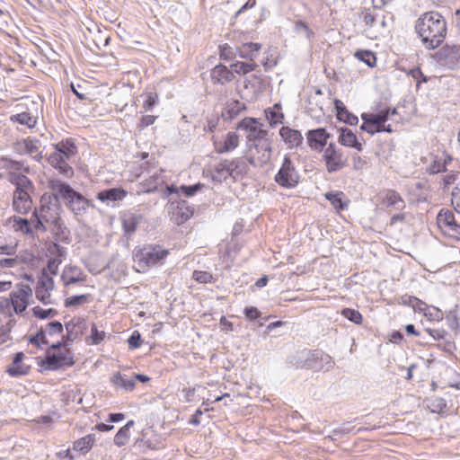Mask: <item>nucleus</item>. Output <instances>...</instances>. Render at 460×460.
Instances as JSON below:
<instances>
[{"mask_svg": "<svg viewBox=\"0 0 460 460\" xmlns=\"http://www.w3.org/2000/svg\"><path fill=\"white\" fill-rule=\"evenodd\" d=\"M213 146L217 154L232 152L239 146V136L235 132H228L224 138L212 137Z\"/></svg>", "mask_w": 460, "mask_h": 460, "instance_id": "15", "label": "nucleus"}, {"mask_svg": "<svg viewBox=\"0 0 460 460\" xmlns=\"http://www.w3.org/2000/svg\"><path fill=\"white\" fill-rule=\"evenodd\" d=\"M6 179L15 187L13 193L34 191L32 181L25 174H14L13 172L12 174H7Z\"/></svg>", "mask_w": 460, "mask_h": 460, "instance_id": "20", "label": "nucleus"}, {"mask_svg": "<svg viewBox=\"0 0 460 460\" xmlns=\"http://www.w3.org/2000/svg\"><path fill=\"white\" fill-rule=\"evenodd\" d=\"M11 120L13 122H18L21 125H24L29 128H32L36 125V118L32 117L28 112H22L19 114L13 115L11 117Z\"/></svg>", "mask_w": 460, "mask_h": 460, "instance_id": "40", "label": "nucleus"}, {"mask_svg": "<svg viewBox=\"0 0 460 460\" xmlns=\"http://www.w3.org/2000/svg\"><path fill=\"white\" fill-rule=\"evenodd\" d=\"M201 188V184H194L191 186H184L182 185L180 190L186 197L193 196L199 189Z\"/></svg>", "mask_w": 460, "mask_h": 460, "instance_id": "62", "label": "nucleus"}, {"mask_svg": "<svg viewBox=\"0 0 460 460\" xmlns=\"http://www.w3.org/2000/svg\"><path fill=\"white\" fill-rule=\"evenodd\" d=\"M415 29L423 45L429 49L438 48L447 33L446 21L436 12L423 13L416 21Z\"/></svg>", "mask_w": 460, "mask_h": 460, "instance_id": "1", "label": "nucleus"}, {"mask_svg": "<svg viewBox=\"0 0 460 460\" xmlns=\"http://www.w3.org/2000/svg\"><path fill=\"white\" fill-rule=\"evenodd\" d=\"M298 173L290 158L285 156L282 165L275 176V181L282 187L293 188L298 182Z\"/></svg>", "mask_w": 460, "mask_h": 460, "instance_id": "11", "label": "nucleus"}, {"mask_svg": "<svg viewBox=\"0 0 460 460\" xmlns=\"http://www.w3.org/2000/svg\"><path fill=\"white\" fill-rule=\"evenodd\" d=\"M237 166L235 160H224L212 168V180L217 182L226 181L233 174L234 170L236 169Z\"/></svg>", "mask_w": 460, "mask_h": 460, "instance_id": "16", "label": "nucleus"}, {"mask_svg": "<svg viewBox=\"0 0 460 460\" xmlns=\"http://www.w3.org/2000/svg\"><path fill=\"white\" fill-rule=\"evenodd\" d=\"M158 102V95L155 93H148L146 94V100L143 103L145 111H151Z\"/></svg>", "mask_w": 460, "mask_h": 460, "instance_id": "52", "label": "nucleus"}, {"mask_svg": "<svg viewBox=\"0 0 460 460\" xmlns=\"http://www.w3.org/2000/svg\"><path fill=\"white\" fill-rule=\"evenodd\" d=\"M66 340L73 341L84 334L87 329V323L85 319L75 317L67 322L66 324Z\"/></svg>", "mask_w": 460, "mask_h": 460, "instance_id": "21", "label": "nucleus"}, {"mask_svg": "<svg viewBox=\"0 0 460 460\" xmlns=\"http://www.w3.org/2000/svg\"><path fill=\"white\" fill-rule=\"evenodd\" d=\"M24 358L22 352L15 354L12 365L8 367V373L13 376H18L27 374L28 367L22 364Z\"/></svg>", "mask_w": 460, "mask_h": 460, "instance_id": "32", "label": "nucleus"}, {"mask_svg": "<svg viewBox=\"0 0 460 460\" xmlns=\"http://www.w3.org/2000/svg\"><path fill=\"white\" fill-rule=\"evenodd\" d=\"M437 224L444 234L456 240L460 239V226L456 223L453 212L441 210L437 216Z\"/></svg>", "mask_w": 460, "mask_h": 460, "instance_id": "12", "label": "nucleus"}, {"mask_svg": "<svg viewBox=\"0 0 460 460\" xmlns=\"http://www.w3.org/2000/svg\"><path fill=\"white\" fill-rule=\"evenodd\" d=\"M192 278L199 283H210L213 280V276L207 271L195 270Z\"/></svg>", "mask_w": 460, "mask_h": 460, "instance_id": "54", "label": "nucleus"}, {"mask_svg": "<svg viewBox=\"0 0 460 460\" xmlns=\"http://www.w3.org/2000/svg\"><path fill=\"white\" fill-rule=\"evenodd\" d=\"M111 382L115 386L120 387L126 391H132L136 385V382L133 377L128 378L126 375H123L119 372L115 373L111 376Z\"/></svg>", "mask_w": 460, "mask_h": 460, "instance_id": "31", "label": "nucleus"}, {"mask_svg": "<svg viewBox=\"0 0 460 460\" xmlns=\"http://www.w3.org/2000/svg\"><path fill=\"white\" fill-rule=\"evenodd\" d=\"M66 254V248L56 243H50L47 249V265L41 270L40 276L47 275L53 278V276L57 275L59 265L63 262Z\"/></svg>", "mask_w": 460, "mask_h": 460, "instance_id": "8", "label": "nucleus"}, {"mask_svg": "<svg viewBox=\"0 0 460 460\" xmlns=\"http://www.w3.org/2000/svg\"><path fill=\"white\" fill-rule=\"evenodd\" d=\"M261 49V44L248 42L243 43L240 47H238V56L241 58L248 59L250 61H253L259 55Z\"/></svg>", "mask_w": 460, "mask_h": 460, "instance_id": "26", "label": "nucleus"}, {"mask_svg": "<svg viewBox=\"0 0 460 460\" xmlns=\"http://www.w3.org/2000/svg\"><path fill=\"white\" fill-rule=\"evenodd\" d=\"M279 136L290 148L298 146L303 141L301 132L289 127H282L279 129Z\"/></svg>", "mask_w": 460, "mask_h": 460, "instance_id": "23", "label": "nucleus"}, {"mask_svg": "<svg viewBox=\"0 0 460 460\" xmlns=\"http://www.w3.org/2000/svg\"><path fill=\"white\" fill-rule=\"evenodd\" d=\"M330 135L324 128L309 130L307 133L308 145L312 149L322 150L327 143Z\"/></svg>", "mask_w": 460, "mask_h": 460, "instance_id": "22", "label": "nucleus"}, {"mask_svg": "<svg viewBox=\"0 0 460 460\" xmlns=\"http://www.w3.org/2000/svg\"><path fill=\"white\" fill-rule=\"evenodd\" d=\"M69 160V158L55 151L51 153L48 158L49 164L66 178H71L74 175V169L67 163Z\"/></svg>", "mask_w": 460, "mask_h": 460, "instance_id": "19", "label": "nucleus"}, {"mask_svg": "<svg viewBox=\"0 0 460 460\" xmlns=\"http://www.w3.org/2000/svg\"><path fill=\"white\" fill-rule=\"evenodd\" d=\"M459 181H460V173L455 172H450L444 178V182H445L446 186L454 184L456 182L457 183Z\"/></svg>", "mask_w": 460, "mask_h": 460, "instance_id": "64", "label": "nucleus"}, {"mask_svg": "<svg viewBox=\"0 0 460 460\" xmlns=\"http://www.w3.org/2000/svg\"><path fill=\"white\" fill-rule=\"evenodd\" d=\"M33 192H17L13 193V210L21 215L29 213L33 206L31 194Z\"/></svg>", "mask_w": 460, "mask_h": 460, "instance_id": "18", "label": "nucleus"}, {"mask_svg": "<svg viewBox=\"0 0 460 460\" xmlns=\"http://www.w3.org/2000/svg\"><path fill=\"white\" fill-rule=\"evenodd\" d=\"M49 188L54 199L57 201H63L75 217H78L86 213L90 201L69 184L61 180L53 179L49 181Z\"/></svg>", "mask_w": 460, "mask_h": 460, "instance_id": "2", "label": "nucleus"}, {"mask_svg": "<svg viewBox=\"0 0 460 460\" xmlns=\"http://www.w3.org/2000/svg\"><path fill=\"white\" fill-rule=\"evenodd\" d=\"M167 255V250L153 245L137 248L133 253L138 272H145L148 268L160 263Z\"/></svg>", "mask_w": 460, "mask_h": 460, "instance_id": "4", "label": "nucleus"}, {"mask_svg": "<svg viewBox=\"0 0 460 460\" xmlns=\"http://www.w3.org/2000/svg\"><path fill=\"white\" fill-rule=\"evenodd\" d=\"M333 365L334 361L328 354L314 350L308 351L305 354V363L302 367L314 370L328 371L332 368Z\"/></svg>", "mask_w": 460, "mask_h": 460, "instance_id": "10", "label": "nucleus"}, {"mask_svg": "<svg viewBox=\"0 0 460 460\" xmlns=\"http://www.w3.org/2000/svg\"><path fill=\"white\" fill-rule=\"evenodd\" d=\"M428 407L432 412L440 413L447 408V402L443 398L435 397L428 400Z\"/></svg>", "mask_w": 460, "mask_h": 460, "instance_id": "45", "label": "nucleus"}, {"mask_svg": "<svg viewBox=\"0 0 460 460\" xmlns=\"http://www.w3.org/2000/svg\"><path fill=\"white\" fill-rule=\"evenodd\" d=\"M55 152H58L63 156L71 159L76 153V147L68 140L62 141L55 146Z\"/></svg>", "mask_w": 460, "mask_h": 460, "instance_id": "39", "label": "nucleus"}, {"mask_svg": "<svg viewBox=\"0 0 460 460\" xmlns=\"http://www.w3.org/2000/svg\"><path fill=\"white\" fill-rule=\"evenodd\" d=\"M211 80L214 84H224L231 82L234 78V74L226 66L223 65L216 66L211 70Z\"/></svg>", "mask_w": 460, "mask_h": 460, "instance_id": "24", "label": "nucleus"}, {"mask_svg": "<svg viewBox=\"0 0 460 460\" xmlns=\"http://www.w3.org/2000/svg\"><path fill=\"white\" fill-rule=\"evenodd\" d=\"M74 363L73 357L69 351L56 354L48 350L45 359L41 361L40 366L45 370H58L64 367H71Z\"/></svg>", "mask_w": 460, "mask_h": 460, "instance_id": "13", "label": "nucleus"}, {"mask_svg": "<svg viewBox=\"0 0 460 460\" xmlns=\"http://www.w3.org/2000/svg\"><path fill=\"white\" fill-rule=\"evenodd\" d=\"M273 139L260 143L247 144V160L253 166H263L270 162L272 154Z\"/></svg>", "mask_w": 460, "mask_h": 460, "instance_id": "6", "label": "nucleus"}, {"mask_svg": "<svg viewBox=\"0 0 460 460\" xmlns=\"http://www.w3.org/2000/svg\"><path fill=\"white\" fill-rule=\"evenodd\" d=\"M234 72L239 75H244L256 68V64L253 62H242L237 61L231 66Z\"/></svg>", "mask_w": 460, "mask_h": 460, "instance_id": "43", "label": "nucleus"}, {"mask_svg": "<svg viewBox=\"0 0 460 460\" xmlns=\"http://www.w3.org/2000/svg\"><path fill=\"white\" fill-rule=\"evenodd\" d=\"M32 311H33V314L40 319H47V318L53 317L58 314V312L53 308L43 309L40 306H35L32 309Z\"/></svg>", "mask_w": 460, "mask_h": 460, "instance_id": "49", "label": "nucleus"}, {"mask_svg": "<svg viewBox=\"0 0 460 460\" xmlns=\"http://www.w3.org/2000/svg\"><path fill=\"white\" fill-rule=\"evenodd\" d=\"M30 342L35 344L36 346H40V343L48 344V341L46 340V332L40 330L35 336L30 339Z\"/></svg>", "mask_w": 460, "mask_h": 460, "instance_id": "60", "label": "nucleus"}, {"mask_svg": "<svg viewBox=\"0 0 460 460\" xmlns=\"http://www.w3.org/2000/svg\"><path fill=\"white\" fill-rule=\"evenodd\" d=\"M451 202L456 211L460 213V181L457 182L452 191Z\"/></svg>", "mask_w": 460, "mask_h": 460, "instance_id": "55", "label": "nucleus"}, {"mask_svg": "<svg viewBox=\"0 0 460 460\" xmlns=\"http://www.w3.org/2000/svg\"><path fill=\"white\" fill-rule=\"evenodd\" d=\"M244 109V104L239 101H232L228 102L226 107V112L228 113L229 119H233L239 114V112Z\"/></svg>", "mask_w": 460, "mask_h": 460, "instance_id": "48", "label": "nucleus"}, {"mask_svg": "<svg viewBox=\"0 0 460 460\" xmlns=\"http://www.w3.org/2000/svg\"><path fill=\"white\" fill-rule=\"evenodd\" d=\"M4 166L8 171L7 174H24L23 172H29V167L22 161H13L11 159L4 160Z\"/></svg>", "mask_w": 460, "mask_h": 460, "instance_id": "36", "label": "nucleus"}, {"mask_svg": "<svg viewBox=\"0 0 460 460\" xmlns=\"http://www.w3.org/2000/svg\"><path fill=\"white\" fill-rule=\"evenodd\" d=\"M448 161H451V158L449 156L448 157H445L444 155L431 156L430 163L427 167V171L432 174L441 172L446 170V165Z\"/></svg>", "mask_w": 460, "mask_h": 460, "instance_id": "34", "label": "nucleus"}, {"mask_svg": "<svg viewBox=\"0 0 460 460\" xmlns=\"http://www.w3.org/2000/svg\"><path fill=\"white\" fill-rule=\"evenodd\" d=\"M323 159L329 172H334L342 169L348 161L347 155L334 144H330L324 150Z\"/></svg>", "mask_w": 460, "mask_h": 460, "instance_id": "9", "label": "nucleus"}, {"mask_svg": "<svg viewBox=\"0 0 460 460\" xmlns=\"http://www.w3.org/2000/svg\"><path fill=\"white\" fill-rule=\"evenodd\" d=\"M13 227L15 230L21 231L23 234H28L31 232L29 221L25 218L14 219Z\"/></svg>", "mask_w": 460, "mask_h": 460, "instance_id": "56", "label": "nucleus"}, {"mask_svg": "<svg viewBox=\"0 0 460 460\" xmlns=\"http://www.w3.org/2000/svg\"><path fill=\"white\" fill-rule=\"evenodd\" d=\"M156 119V117L155 116H153V115H145L141 118V120L140 122L138 123L137 125V128L141 130L143 128H145L147 126H150L152 124H154V122L155 121Z\"/></svg>", "mask_w": 460, "mask_h": 460, "instance_id": "63", "label": "nucleus"}, {"mask_svg": "<svg viewBox=\"0 0 460 460\" xmlns=\"http://www.w3.org/2000/svg\"><path fill=\"white\" fill-rule=\"evenodd\" d=\"M127 195V191L120 188H112L100 191L97 194L98 199L102 202L118 201L123 199Z\"/></svg>", "mask_w": 460, "mask_h": 460, "instance_id": "27", "label": "nucleus"}, {"mask_svg": "<svg viewBox=\"0 0 460 460\" xmlns=\"http://www.w3.org/2000/svg\"><path fill=\"white\" fill-rule=\"evenodd\" d=\"M339 140L345 146L354 147L358 151L362 149L361 143L358 141L356 135L350 129L342 128Z\"/></svg>", "mask_w": 460, "mask_h": 460, "instance_id": "30", "label": "nucleus"}, {"mask_svg": "<svg viewBox=\"0 0 460 460\" xmlns=\"http://www.w3.org/2000/svg\"><path fill=\"white\" fill-rule=\"evenodd\" d=\"M88 301V296L87 295H79V296H73L70 297H67L65 300V305L66 307L70 306H78L81 305Z\"/></svg>", "mask_w": 460, "mask_h": 460, "instance_id": "50", "label": "nucleus"}, {"mask_svg": "<svg viewBox=\"0 0 460 460\" xmlns=\"http://www.w3.org/2000/svg\"><path fill=\"white\" fill-rule=\"evenodd\" d=\"M362 119L364 120V123L360 127L362 130L367 131L371 135L379 132L376 124L368 117V114H363Z\"/></svg>", "mask_w": 460, "mask_h": 460, "instance_id": "47", "label": "nucleus"}, {"mask_svg": "<svg viewBox=\"0 0 460 460\" xmlns=\"http://www.w3.org/2000/svg\"><path fill=\"white\" fill-rule=\"evenodd\" d=\"M280 110V105L275 104L272 108H269L265 111L266 118L270 127L274 128L283 123L284 114Z\"/></svg>", "mask_w": 460, "mask_h": 460, "instance_id": "33", "label": "nucleus"}, {"mask_svg": "<svg viewBox=\"0 0 460 460\" xmlns=\"http://www.w3.org/2000/svg\"><path fill=\"white\" fill-rule=\"evenodd\" d=\"M385 202L387 206H393L396 209H402L405 207V203L402 199L401 195L397 193L395 190H387Z\"/></svg>", "mask_w": 460, "mask_h": 460, "instance_id": "38", "label": "nucleus"}, {"mask_svg": "<svg viewBox=\"0 0 460 460\" xmlns=\"http://www.w3.org/2000/svg\"><path fill=\"white\" fill-rule=\"evenodd\" d=\"M55 288V282L51 276H40L37 287L35 289V296L38 300L45 305L53 304L51 298V292Z\"/></svg>", "mask_w": 460, "mask_h": 460, "instance_id": "14", "label": "nucleus"}, {"mask_svg": "<svg viewBox=\"0 0 460 460\" xmlns=\"http://www.w3.org/2000/svg\"><path fill=\"white\" fill-rule=\"evenodd\" d=\"M394 114L395 110L390 111L389 110L381 111L376 114H368V117L376 123L382 124V122H385L388 119L389 114Z\"/></svg>", "mask_w": 460, "mask_h": 460, "instance_id": "51", "label": "nucleus"}, {"mask_svg": "<svg viewBox=\"0 0 460 460\" xmlns=\"http://www.w3.org/2000/svg\"><path fill=\"white\" fill-rule=\"evenodd\" d=\"M342 192H328L325 194V198L337 210H342L347 207V203L342 200Z\"/></svg>", "mask_w": 460, "mask_h": 460, "instance_id": "41", "label": "nucleus"}, {"mask_svg": "<svg viewBox=\"0 0 460 460\" xmlns=\"http://www.w3.org/2000/svg\"><path fill=\"white\" fill-rule=\"evenodd\" d=\"M105 338V332L103 331H99L95 324L92 325L91 328V335L90 339L92 341V344H99L101 341H102Z\"/></svg>", "mask_w": 460, "mask_h": 460, "instance_id": "53", "label": "nucleus"}, {"mask_svg": "<svg viewBox=\"0 0 460 460\" xmlns=\"http://www.w3.org/2000/svg\"><path fill=\"white\" fill-rule=\"evenodd\" d=\"M33 217L37 218V224L35 225L37 229L45 230L44 223H50L62 234L68 233L59 217L58 207L55 204L42 205L39 212L36 210L33 212Z\"/></svg>", "mask_w": 460, "mask_h": 460, "instance_id": "5", "label": "nucleus"}, {"mask_svg": "<svg viewBox=\"0 0 460 460\" xmlns=\"http://www.w3.org/2000/svg\"><path fill=\"white\" fill-rule=\"evenodd\" d=\"M85 279L86 276L83 270L74 265L66 266L61 274V280L66 288L75 283H84Z\"/></svg>", "mask_w": 460, "mask_h": 460, "instance_id": "17", "label": "nucleus"}, {"mask_svg": "<svg viewBox=\"0 0 460 460\" xmlns=\"http://www.w3.org/2000/svg\"><path fill=\"white\" fill-rule=\"evenodd\" d=\"M134 426V420H128L126 425L119 429L114 438V443L118 447L126 445L129 439V429Z\"/></svg>", "mask_w": 460, "mask_h": 460, "instance_id": "37", "label": "nucleus"}, {"mask_svg": "<svg viewBox=\"0 0 460 460\" xmlns=\"http://www.w3.org/2000/svg\"><path fill=\"white\" fill-rule=\"evenodd\" d=\"M427 332L437 341L444 340L447 336V332L443 329H427Z\"/></svg>", "mask_w": 460, "mask_h": 460, "instance_id": "61", "label": "nucleus"}, {"mask_svg": "<svg viewBox=\"0 0 460 460\" xmlns=\"http://www.w3.org/2000/svg\"><path fill=\"white\" fill-rule=\"evenodd\" d=\"M14 323V319H9V321L6 323V325L0 328V344H3L7 341V334Z\"/></svg>", "mask_w": 460, "mask_h": 460, "instance_id": "57", "label": "nucleus"}, {"mask_svg": "<svg viewBox=\"0 0 460 460\" xmlns=\"http://www.w3.org/2000/svg\"><path fill=\"white\" fill-rule=\"evenodd\" d=\"M192 215L193 208H190L185 201H181L178 203L174 212L178 225L187 221Z\"/></svg>", "mask_w": 460, "mask_h": 460, "instance_id": "35", "label": "nucleus"}, {"mask_svg": "<svg viewBox=\"0 0 460 460\" xmlns=\"http://www.w3.org/2000/svg\"><path fill=\"white\" fill-rule=\"evenodd\" d=\"M31 296L32 289L29 285L17 284L9 298L0 300V313L10 319H13V314H22L27 309Z\"/></svg>", "mask_w": 460, "mask_h": 460, "instance_id": "3", "label": "nucleus"}, {"mask_svg": "<svg viewBox=\"0 0 460 460\" xmlns=\"http://www.w3.org/2000/svg\"><path fill=\"white\" fill-rule=\"evenodd\" d=\"M95 440V434H88L74 442L73 450L85 455L92 449Z\"/></svg>", "mask_w": 460, "mask_h": 460, "instance_id": "29", "label": "nucleus"}, {"mask_svg": "<svg viewBox=\"0 0 460 460\" xmlns=\"http://www.w3.org/2000/svg\"><path fill=\"white\" fill-rule=\"evenodd\" d=\"M355 57L369 67H373L376 62V58L374 53L368 50H358L355 53Z\"/></svg>", "mask_w": 460, "mask_h": 460, "instance_id": "44", "label": "nucleus"}, {"mask_svg": "<svg viewBox=\"0 0 460 460\" xmlns=\"http://www.w3.org/2000/svg\"><path fill=\"white\" fill-rule=\"evenodd\" d=\"M128 347L130 349H137L141 345V335L137 331L132 332L128 340Z\"/></svg>", "mask_w": 460, "mask_h": 460, "instance_id": "59", "label": "nucleus"}, {"mask_svg": "<svg viewBox=\"0 0 460 460\" xmlns=\"http://www.w3.org/2000/svg\"><path fill=\"white\" fill-rule=\"evenodd\" d=\"M141 221V214L136 212L125 213L122 217V226L125 233L128 235L134 234Z\"/></svg>", "mask_w": 460, "mask_h": 460, "instance_id": "25", "label": "nucleus"}, {"mask_svg": "<svg viewBox=\"0 0 460 460\" xmlns=\"http://www.w3.org/2000/svg\"><path fill=\"white\" fill-rule=\"evenodd\" d=\"M334 106L337 112V118L340 120L349 125H356L358 122V117L349 113L341 101L335 100Z\"/></svg>", "mask_w": 460, "mask_h": 460, "instance_id": "28", "label": "nucleus"}, {"mask_svg": "<svg viewBox=\"0 0 460 460\" xmlns=\"http://www.w3.org/2000/svg\"><path fill=\"white\" fill-rule=\"evenodd\" d=\"M46 332L49 335L60 334L63 332V325L61 323L55 321L48 323Z\"/></svg>", "mask_w": 460, "mask_h": 460, "instance_id": "58", "label": "nucleus"}, {"mask_svg": "<svg viewBox=\"0 0 460 460\" xmlns=\"http://www.w3.org/2000/svg\"><path fill=\"white\" fill-rule=\"evenodd\" d=\"M294 31L297 35L304 36L308 41H311L314 32L303 21H297L295 23Z\"/></svg>", "mask_w": 460, "mask_h": 460, "instance_id": "42", "label": "nucleus"}, {"mask_svg": "<svg viewBox=\"0 0 460 460\" xmlns=\"http://www.w3.org/2000/svg\"><path fill=\"white\" fill-rule=\"evenodd\" d=\"M341 314L345 318H347L349 321H350V322H352V323H354L356 324H360L361 322H362V315L357 310L350 309V308H344L341 311Z\"/></svg>", "mask_w": 460, "mask_h": 460, "instance_id": "46", "label": "nucleus"}, {"mask_svg": "<svg viewBox=\"0 0 460 460\" xmlns=\"http://www.w3.org/2000/svg\"><path fill=\"white\" fill-rule=\"evenodd\" d=\"M237 128L244 129L247 132V144L260 143L272 139L273 134H270L263 128L261 123L255 119L245 118L239 122Z\"/></svg>", "mask_w": 460, "mask_h": 460, "instance_id": "7", "label": "nucleus"}]
</instances>
